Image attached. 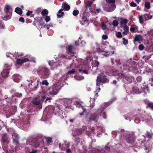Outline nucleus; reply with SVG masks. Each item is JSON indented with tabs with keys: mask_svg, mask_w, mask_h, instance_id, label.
Here are the masks:
<instances>
[{
	"mask_svg": "<svg viewBox=\"0 0 153 153\" xmlns=\"http://www.w3.org/2000/svg\"><path fill=\"white\" fill-rule=\"evenodd\" d=\"M82 60L81 59H78V60L76 59V61H74V63H72L70 65V66L71 67L72 65H74V64L75 65L76 64L77 62H80Z\"/></svg>",
	"mask_w": 153,
	"mask_h": 153,
	"instance_id": "nucleus-48",
	"label": "nucleus"
},
{
	"mask_svg": "<svg viewBox=\"0 0 153 153\" xmlns=\"http://www.w3.org/2000/svg\"><path fill=\"white\" fill-rule=\"evenodd\" d=\"M38 85V84H36L34 85V86H33L32 84H29L28 86L30 88V89L32 90H35L36 89Z\"/></svg>",
	"mask_w": 153,
	"mask_h": 153,
	"instance_id": "nucleus-29",
	"label": "nucleus"
},
{
	"mask_svg": "<svg viewBox=\"0 0 153 153\" xmlns=\"http://www.w3.org/2000/svg\"><path fill=\"white\" fill-rule=\"evenodd\" d=\"M106 76L103 73H101L98 76L97 79L96 86L97 89L94 92L96 97L98 96V93L100 90V88L99 87L100 84L101 83H105L108 82L109 80L106 78Z\"/></svg>",
	"mask_w": 153,
	"mask_h": 153,
	"instance_id": "nucleus-5",
	"label": "nucleus"
},
{
	"mask_svg": "<svg viewBox=\"0 0 153 153\" xmlns=\"http://www.w3.org/2000/svg\"><path fill=\"white\" fill-rule=\"evenodd\" d=\"M74 104L76 105L77 107L79 108H81L83 110V112H84L85 111V109L81 105L80 102L78 100H76L74 102Z\"/></svg>",
	"mask_w": 153,
	"mask_h": 153,
	"instance_id": "nucleus-21",
	"label": "nucleus"
},
{
	"mask_svg": "<svg viewBox=\"0 0 153 153\" xmlns=\"http://www.w3.org/2000/svg\"><path fill=\"white\" fill-rule=\"evenodd\" d=\"M12 136L14 143L16 144H18L19 139L18 134L15 132H13L12 134Z\"/></svg>",
	"mask_w": 153,
	"mask_h": 153,
	"instance_id": "nucleus-20",
	"label": "nucleus"
},
{
	"mask_svg": "<svg viewBox=\"0 0 153 153\" xmlns=\"http://www.w3.org/2000/svg\"><path fill=\"white\" fill-rule=\"evenodd\" d=\"M146 135L148 138H151V134L149 132L147 131L146 133Z\"/></svg>",
	"mask_w": 153,
	"mask_h": 153,
	"instance_id": "nucleus-57",
	"label": "nucleus"
},
{
	"mask_svg": "<svg viewBox=\"0 0 153 153\" xmlns=\"http://www.w3.org/2000/svg\"><path fill=\"white\" fill-rule=\"evenodd\" d=\"M148 106L152 110H153V103L149 102L148 103Z\"/></svg>",
	"mask_w": 153,
	"mask_h": 153,
	"instance_id": "nucleus-47",
	"label": "nucleus"
},
{
	"mask_svg": "<svg viewBox=\"0 0 153 153\" xmlns=\"http://www.w3.org/2000/svg\"><path fill=\"white\" fill-rule=\"evenodd\" d=\"M61 103L65 107H68L71 102V100L67 99H62L60 100Z\"/></svg>",
	"mask_w": 153,
	"mask_h": 153,
	"instance_id": "nucleus-17",
	"label": "nucleus"
},
{
	"mask_svg": "<svg viewBox=\"0 0 153 153\" xmlns=\"http://www.w3.org/2000/svg\"><path fill=\"white\" fill-rule=\"evenodd\" d=\"M136 63L131 59L128 60L125 62L123 65V68L127 71H131L133 69V67H135Z\"/></svg>",
	"mask_w": 153,
	"mask_h": 153,
	"instance_id": "nucleus-9",
	"label": "nucleus"
},
{
	"mask_svg": "<svg viewBox=\"0 0 153 153\" xmlns=\"http://www.w3.org/2000/svg\"><path fill=\"white\" fill-rule=\"evenodd\" d=\"M73 48V46L72 45H70L68 46L67 49L69 52V54H70L71 56H74V53L72 52L71 50Z\"/></svg>",
	"mask_w": 153,
	"mask_h": 153,
	"instance_id": "nucleus-25",
	"label": "nucleus"
},
{
	"mask_svg": "<svg viewBox=\"0 0 153 153\" xmlns=\"http://www.w3.org/2000/svg\"><path fill=\"white\" fill-rule=\"evenodd\" d=\"M46 140L48 145L50 144L52 142V138L50 137H47L46 138Z\"/></svg>",
	"mask_w": 153,
	"mask_h": 153,
	"instance_id": "nucleus-42",
	"label": "nucleus"
},
{
	"mask_svg": "<svg viewBox=\"0 0 153 153\" xmlns=\"http://www.w3.org/2000/svg\"><path fill=\"white\" fill-rule=\"evenodd\" d=\"M37 73L41 77L44 79L48 78L51 74L49 69L45 66L39 67L38 69Z\"/></svg>",
	"mask_w": 153,
	"mask_h": 153,
	"instance_id": "nucleus-6",
	"label": "nucleus"
},
{
	"mask_svg": "<svg viewBox=\"0 0 153 153\" xmlns=\"http://www.w3.org/2000/svg\"><path fill=\"white\" fill-rule=\"evenodd\" d=\"M21 78V77L18 74H15L12 77L13 80L16 82H19Z\"/></svg>",
	"mask_w": 153,
	"mask_h": 153,
	"instance_id": "nucleus-22",
	"label": "nucleus"
},
{
	"mask_svg": "<svg viewBox=\"0 0 153 153\" xmlns=\"http://www.w3.org/2000/svg\"><path fill=\"white\" fill-rule=\"evenodd\" d=\"M7 136L6 134H4L3 137V141L4 143H7Z\"/></svg>",
	"mask_w": 153,
	"mask_h": 153,
	"instance_id": "nucleus-41",
	"label": "nucleus"
},
{
	"mask_svg": "<svg viewBox=\"0 0 153 153\" xmlns=\"http://www.w3.org/2000/svg\"><path fill=\"white\" fill-rule=\"evenodd\" d=\"M110 104L109 102H105L104 104L101 105L100 109H99L96 113H91L89 117L90 120L91 121H97L99 118L102 115L103 117L105 119L106 116L103 112V110L106 108Z\"/></svg>",
	"mask_w": 153,
	"mask_h": 153,
	"instance_id": "nucleus-4",
	"label": "nucleus"
},
{
	"mask_svg": "<svg viewBox=\"0 0 153 153\" xmlns=\"http://www.w3.org/2000/svg\"><path fill=\"white\" fill-rule=\"evenodd\" d=\"M64 111L62 105L59 104H57L54 107L53 110V113L57 116H59L63 114Z\"/></svg>",
	"mask_w": 153,
	"mask_h": 153,
	"instance_id": "nucleus-12",
	"label": "nucleus"
},
{
	"mask_svg": "<svg viewBox=\"0 0 153 153\" xmlns=\"http://www.w3.org/2000/svg\"><path fill=\"white\" fill-rule=\"evenodd\" d=\"M146 140H145L144 141H143V144L145 145V150L146 152H148L152 148V146L149 144V143L147 141L145 143V142H146Z\"/></svg>",
	"mask_w": 153,
	"mask_h": 153,
	"instance_id": "nucleus-19",
	"label": "nucleus"
},
{
	"mask_svg": "<svg viewBox=\"0 0 153 153\" xmlns=\"http://www.w3.org/2000/svg\"><path fill=\"white\" fill-rule=\"evenodd\" d=\"M92 4H93V3L91 1H88L86 4V7L88 6L90 7L89 9H90V10H91V12H92V8L91 7V5Z\"/></svg>",
	"mask_w": 153,
	"mask_h": 153,
	"instance_id": "nucleus-39",
	"label": "nucleus"
},
{
	"mask_svg": "<svg viewBox=\"0 0 153 153\" xmlns=\"http://www.w3.org/2000/svg\"><path fill=\"white\" fill-rule=\"evenodd\" d=\"M145 7L147 9H149L150 8V2H146L145 4Z\"/></svg>",
	"mask_w": 153,
	"mask_h": 153,
	"instance_id": "nucleus-45",
	"label": "nucleus"
},
{
	"mask_svg": "<svg viewBox=\"0 0 153 153\" xmlns=\"http://www.w3.org/2000/svg\"><path fill=\"white\" fill-rule=\"evenodd\" d=\"M44 26V27L46 28L47 29H49L50 28V27L51 26L50 25H45L44 24H42V25H41V27H42L43 26Z\"/></svg>",
	"mask_w": 153,
	"mask_h": 153,
	"instance_id": "nucleus-52",
	"label": "nucleus"
},
{
	"mask_svg": "<svg viewBox=\"0 0 153 153\" xmlns=\"http://www.w3.org/2000/svg\"><path fill=\"white\" fill-rule=\"evenodd\" d=\"M78 66V69H77V68L76 67L75 69H73L69 71L67 74H65L63 76H62L61 74H59L57 76V78L56 79H57L59 82H60L61 81H64L66 79L68 75L74 74L75 73L78 72L80 73L81 74L84 73L88 74H89V71L90 68L88 66V65L81 64L80 63V64Z\"/></svg>",
	"mask_w": 153,
	"mask_h": 153,
	"instance_id": "nucleus-1",
	"label": "nucleus"
},
{
	"mask_svg": "<svg viewBox=\"0 0 153 153\" xmlns=\"http://www.w3.org/2000/svg\"><path fill=\"white\" fill-rule=\"evenodd\" d=\"M79 11L78 10H75L73 12V14L74 16H76L78 14Z\"/></svg>",
	"mask_w": 153,
	"mask_h": 153,
	"instance_id": "nucleus-50",
	"label": "nucleus"
},
{
	"mask_svg": "<svg viewBox=\"0 0 153 153\" xmlns=\"http://www.w3.org/2000/svg\"><path fill=\"white\" fill-rule=\"evenodd\" d=\"M74 78L77 80H80L83 79L84 77L82 76H74Z\"/></svg>",
	"mask_w": 153,
	"mask_h": 153,
	"instance_id": "nucleus-44",
	"label": "nucleus"
},
{
	"mask_svg": "<svg viewBox=\"0 0 153 153\" xmlns=\"http://www.w3.org/2000/svg\"><path fill=\"white\" fill-rule=\"evenodd\" d=\"M127 20L126 19H123L121 20V21L120 22L122 26H124L126 25V24L127 22Z\"/></svg>",
	"mask_w": 153,
	"mask_h": 153,
	"instance_id": "nucleus-34",
	"label": "nucleus"
},
{
	"mask_svg": "<svg viewBox=\"0 0 153 153\" xmlns=\"http://www.w3.org/2000/svg\"><path fill=\"white\" fill-rule=\"evenodd\" d=\"M146 71L148 72H151L152 70H151L149 67H147L146 68Z\"/></svg>",
	"mask_w": 153,
	"mask_h": 153,
	"instance_id": "nucleus-63",
	"label": "nucleus"
},
{
	"mask_svg": "<svg viewBox=\"0 0 153 153\" xmlns=\"http://www.w3.org/2000/svg\"><path fill=\"white\" fill-rule=\"evenodd\" d=\"M85 13L83 14V15L82 18V21L84 22L87 23L88 22V20L87 17L85 16Z\"/></svg>",
	"mask_w": 153,
	"mask_h": 153,
	"instance_id": "nucleus-38",
	"label": "nucleus"
},
{
	"mask_svg": "<svg viewBox=\"0 0 153 153\" xmlns=\"http://www.w3.org/2000/svg\"><path fill=\"white\" fill-rule=\"evenodd\" d=\"M128 27L127 25H125L123 27V33L124 35H126L128 33Z\"/></svg>",
	"mask_w": 153,
	"mask_h": 153,
	"instance_id": "nucleus-27",
	"label": "nucleus"
},
{
	"mask_svg": "<svg viewBox=\"0 0 153 153\" xmlns=\"http://www.w3.org/2000/svg\"><path fill=\"white\" fill-rule=\"evenodd\" d=\"M18 57L16 59H17V63L18 64H20L24 62H25L29 61H32L36 62V59L33 57L29 55L27 58H24L22 59H18Z\"/></svg>",
	"mask_w": 153,
	"mask_h": 153,
	"instance_id": "nucleus-13",
	"label": "nucleus"
},
{
	"mask_svg": "<svg viewBox=\"0 0 153 153\" xmlns=\"http://www.w3.org/2000/svg\"><path fill=\"white\" fill-rule=\"evenodd\" d=\"M15 95L16 96L19 97H22V94H21L20 93H16L15 94Z\"/></svg>",
	"mask_w": 153,
	"mask_h": 153,
	"instance_id": "nucleus-64",
	"label": "nucleus"
},
{
	"mask_svg": "<svg viewBox=\"0 0 153 153\" xmlns=\"http://www.w3.org/2000/svg\"><path fill=\"white\" fill-rule=\"evenodd\" d=\"M139 22L140 23H142L144 21H145V18L144 15H141L139 17Z\"/></svg>",
	"mask_w": 153,
	"mask_h": 153,
	"instance_id": "nucleus-32",
	"label": "nucleus"
},
{
	"mask_svg": "<svg viewBox=\"0 0 153 153\" xmlns=\"http://www.w3.org/2000/svg\"><path fill=\"white\" fill-rule=\"evenodd\" d=\"M95 66H94V67H93L92 69L95 68V69L97 70V69L98 66L99 65V62L97 61H95Z\"/></svg>",
	"mask_w": 153,
	"mask_h": 153,
	"instance_id": "nucleus-46",
	"label": "nucleus"
},
{
	"mask_svg": "<svg viewBox=\"0 0 153 153\" xmlns=\"http://www.w3.org/2000/svg\"><path fill=\"white\" fill-rule=\"evenodd\" d=\"M150 58V56H144L143 57V58L145 60V61H146V60H148Z\"/></svg>",
	"mask_w": 153,
	"mask_h": 153,
	"instance_id": "nucleus-60",
	"label": "nucleus"
},
{
	"mask_svg": "<svg viewBox=\"0 0 153 153\" xmlns=\"http://www.w3.org/2000/svg\"><path fill=\"white\" fill-rule=\"evenodd\" d=\"M42 84L43 85H45L46 86L48 85L49 83L47 80H43L41 82Z\"/></svg>",
	"mask_w": 153,
	"mask_h": 153,
	"instance_id": "nucleus-51",
	"label": "nucleus"
},
{
	"mask_svg": "<svg viewBox=\"0 0 153 153\" xmlns=\"http://www.w3.org/2000/svg\"><path fill=\"white\" fill-rule=\"evenodd\" d=\"M146 83H144L143 84L144 86L143 88L142 87L141 88L139 89L137 87H133L132 88V91L133 94H139L141 92H143L144 93L146 94L147 92H149V89L147 86H146Z\"/></svg>",
	"mask_w": 153,
	"mask_h": 153,
	"instance_id": "nucleus-11",
	"label": "nucleus"
},
{
	"mask_svg": "<svg viewBox=\"0 0 153 153\" xmlns=\"http://www.w3.org/2000/svg\"><path fill=\"white\" fill-rule=\"evenodd\" d=\"M42 98L41 97H39V95L38 97L35 98L33 100V104L36 105H41L42 102L44 101L42 100Z\"/></svg>",
	"mask_w": 153,
	"mask_h": 153,
	"instance_id": "nucleus-15",
	"label": "nucleus"
},
{
	"mask_svg": "<svg viewBox=\"0 0 153 153\" xmlns=\"http://www.w3.org/2000/svg\"><path fill=\"white\" fill-rule=\"evenodd\" d=\"M90 104L89 106L91 108H93L95 105V100L94 99L91 98L90 99Z\"/></svg>",
	"mask_w": 153,
	"mask_h": 153,
	"instance_id": "nucleus-28",
	"label": "nucleus"
},
{
	"mask_svg": "<svg viewBox=\"0 0 153 153\" xmlns=\"http://www.w3.org/2000/svg\"><path fill=\"white\" fill-rule=\"evenodd\" d=\"M63 9H60L58 13L57 14V18H59L62 16L63 15L64 13L62 12Z\"/></svg>",
	"mask_w": 153,
	"mask_h": 153,
	"instance_id": "nucleus-31",
	"label": "nucleus"
},
{
	"mask_svg": "<svg viewBox=\"0 0 153 153\" xmlns=\"http://www.w3.org/2000/svg\"><path fill=\"white\" fill-rule=\"evenodd\" d=\"M145 18V21L147 20H148L151 19L152 18V16L149 15L148 14H145L144 15Z\"/></svg>",
	"mask_w": 153,
	"mask_h": 153,
	"instance_id": "nucleus-37",
	"label": "nucleus"
},
{
	"mask_svg": "<svg viewBox=\"0 0 153 153\" xmlns=\"http://www.w3.org/2000/svg\"><path fill=\"white\" fill-rule=\"evenodd\" d=\"M15 12L19 14H21L22 13V10L19 7H16V8Z\"/></svg>",
	"mask_w": 153,
	"mask_h": 153,
	"instance_id": "nucleus-36",
	"label": "nucleus"
},
{
	"mask_svg": "<svg viewBox=\"0 0 153 153\" xmlns=\"http://www.w3.org/2000/svg\"><path fill=\"white\" fill-rule=\"evenodd\" d=\"M11 8L8 5H6L5 7L4 10L6 13H7L9 12V10Z\"/></svg>",
	"mask_w": 153,
	"mask_h": 153,
	"instance_id": "nucleus-40",
	"label": "nucleus"
},
{
	"mask_svg": "<svg viewBox=\"0 0 153 153\" xmlns=\"http://www.w3.org/2000/svg\"><path fill=\"white\" fill-rule=\"evenodd\" d=\"M108 38V36L106 35H103L102 36V38L103 39L106 40Z\"/></svg>",
	"mask_w": 153,
	"mask_h": 153,
	"instance_id": "nucleus-62",
	"label": "nucleus"
},
{
	"mask_svg": "<svg viewBox=\"0 0 153 153\" xmlns=\"http://www.w3.org/2000/svg\"><path fill=\"white\" fill-rule=\"evenodd\" d=\"M82 131L81 129H77L72 133L74 136L78 135L82 133Z\"/></svg>",
	"mask_w": 153,
	"mask_h": 153,
	"instance_id": "nucleus-24",
	"label": "nucleus"
},
{
	"mask_svg": "<svg viewBox=\"0 0 153 153\" xmlns=\"http://www.w3.org/2000/svg\"><path fill=\"white\" fill-rule=\"evenodd\" d=\"M95 150L94 152V153H101L100 152V148L99 149H94Z\"/></svg>",
	"mask_w": 153,
	"mask_h": 153,
	"instance_id": "nucleus-53",
	"label": "nucleus"
},
{
	"mask_svg": "<svg viewBox=\"0 0 153 153\" xmlns=\"http://www.w3.org/2000/svg\"><path fill=\"white\" fill-rule=\"evenodd\" d=\"M6 55L7 57L12 58L13 57H15L16 59H17L18 57H19V56H22V54L21 53H19L17 52H15L13 55V54L7 52L6 53Z\"/></svg>",
	"mask_w": 153,
	"mask_h": 153,
	"instance_id": "nucleus-18",
	"label": "nucleus"
},
{
	"mask_svg": "<svg viewBox=\"0 0 153 153\" xmlns=\"http://www.w3.org/2000/svg\"><path fill=\"white\" fill-rule=\"evenodd\" d=\"M130 6L133 7H135L136 6V4L133 2H131L130 4Z\"/></svg>",
	"mask_w": 153,
	"mask_h": 153,
	"instance_id": "nucleus-61",
	"label": "nucleus"
},
{
	"mask_svg": "<svg viewBox=\"0 0 153 153\" xmlns=\"http://www.w3.org/2000/svg\"><path fill=\"white\" fill-rule=\"evenodd\" d=\"M48 64L52 70L56 68L59 65V62L58 61L55 62H53V60L49 61L48 62Z\"/></svg>",
	"mask_w": 153,
	"mask_h": 153,
	"instance_id": "nucleus-16",
	"label": "nucleus"
},
{
	"mask_svg": "<svg viewBox=\"0 0 153 153\" xmlns=\"http://www.w3.org/2000/svg\"><path fill=\"white\" fill-rule=\"evenodd\" d=\"M95 46L92 47V49L94 50V51H96L100 55L106 57L108 56L112 55L114 53V51H107L100 50V45L97 43H96Z\"/></svg>",
	"mask_w": 153,
	"mask_h": 153,
	"instance_id": "nucleus-8",
	"label": "nucleus"
},
{
	"mask_svg": "<svg viewBox=\"0 0 153 153\" xmlns=\"http://www.w3.org/2000/svg\"><path fill=\"white\" fill-rule=\"evenodd\" d=\"M134 40L136 41L140 42L142 40V37L140 35H136L134 38Z\"/></svg>",
	"mask_w": 153,
	"mask_h": 153,
	"instance_id": "nucleus-26",
	"label": "nucleus"
},
{
	"mask_svg": "<svg viewBox=\"0 0 153 153\" xmlns=\"http://www.w3.org/2000/svg\"><path fill=\"white\" fill-rule=\"evenodd\" d=\"M12 66L11 64H5L4 67V69L2 73H1L3 77L7 78L8 77L9 74V71L10 70Z\"/></svg>",
	"mask_w": 153,
	"mask_h": 153,
	"instance_id": "nucleus-14",
	"label": "nucleus"
},
{
	"mask_svg": "<svg viewBox=\"0 0 153 153\" xmlns=\"http://www.w3.org/2000/svg\"><path fill=\"white\" fill-rule=\"evenodd\" d=\"M42 18H45V20L47 22H49L51 20L50 17L49 16H45L44 17L43 16L41 18V20H42Z\"/></svg>",
	"mask_w": 153,
	"mask_h": 153,
	"instance_id": "nucleus-35",
	"label": "nucleus"
},
{
	"mask_svg": "<svg viewBox=\"0 0 153 153\" xmlns=\"http://www.w3.org/2000/svg\"><path fill=\"white\" fill-rule=\"evenodd\" d=\"M137 27L135 25H132L130 28V30L131 32H136L137 31Z\"/></svg>",
	"mask_w": 153,
	"mask_h": 153,
	"instance_id": "nucleus-30",
	"label": "nucleus"
},
{
	"mask_svg": "<svg viewBox=\"0 0 153 153\" xmlns=\"http://www.w3.org/2000/svg\"><path fill=\"white\" fill-rule=\"evenodd\" d=\"M62 7L65 10H68L70 8V6L66 3H64L62 4Z\"/></svg>",
	"mask_w": 153,
	"mask_h": 153,
	"instance_id": "nucleus-33",
	"label": "nucleus"
},
{
	"mask_svg": "<svg viewBox=\"0 0 153 153\" xmlns=\"http://www.w3.org/2000/svg\"><path fill=\"white\" fill-rule=\"evenodd\" d=\"M41 14L43 16H44L48 14V11L46 9H44L42 11Z\"/></svg>",
	"mask_w": 153,
	"mask_h": 153,
	"instance_id": "nucleus-43",
	"label": "nucleus"
},
{
	"mask_svg": "<svg viewBox=\"0 0 153 153\" xmlns=\"http://www.w3.org/2000/svg\"><path fill=\"white\" fill-rule=\"evenodd\" d=\"M139 49L140 51H142L143 50L144 47L143 45H140L139 46Z\"/></svg>",
	"mask_w": 153,
	"mask_h": 153,
	"instance_id": "nucleus-59",
	"label": "nucleus"
},
{
	"mask_svg": "<svg viewBox=\"0 0 153 153\" xmlns=\"http://www.w3.org/2000/svg\"><path fill=\"white\" fill-rule=\"evenodd\" d=\"M108 3L104 7L105 10L108 12H112L115 8V0H106Z\"/></svg>",
	"mask_w": 153,
	"mask_h": 153,
	"instance_id": "nucleus-10",
	"label": "nucleus"
},
{
	"mask_svg": "<svg viewBox=\"0 0 153 153\" xmlns=\"http://www.w3.org/2000/svg\"><path fill=\"white\" fill-rule=\"evenodd\" d=\"M135 141V138L133 135L129 136L128 137L127 139V141L128 143H133Z\"/></svg>",
	"mask_w": 153,
	"mask_h": 153,
	"instance_id": "nucleus-23",
	"label": "nucleus"
},
{
	"mask_svg": "<svg viewBox=\"0 0 153 153\" xmlns=\"http://www.w3.org/2000/svg\"><path fill=\"white\" fill-rule=\"evenodd\" d=\"M113 76H116V78L119 79L120 78H123L124 82L127 84L131 82L133 80L132 77L129 74L126 75L118 73V71L113 72Z\"/></svg>",
	"mask_w": 153,
	"mask_h": 153,
	"instance_id": "nucleus-7",
	"label": "nucleus"
},
{
	"mask_svg": "<svg viewBox=\"0 0 153 153\" xmlns=\"http://www.w3.org/2000/svg\"><path fill=\"white\" fill-rule=\"evenodd\" d=\"M116 35L117 37L119 38H121L122 37L121 33L120 32H116Z\"/></svg>",
	"mask_w": 153,
	"mask_h": 153,
	"instance_id": "nucleus-49",
	"label": "nucleus"
},
{
	"mask_svg": "<svg viewBox=\"0 0 153 153\" xmlns=\"http://www.w3.org/2000/svg\"><path fill=\"white\" fill-rule=\"evenodd\" d=\"M60 88V84L58 82L46 90L42 88L40 92L39 96L42 98V100L45 101V102H46L48 100L51 99L50 97H46L47 96H51L56 95L58 93Z\"/></svg>",
	"mask_w": 153,
	"mask_h": 153,
	"instance_id": "nucleus-2",
	"label": "nucleus"
},
{
	"mask_svg": "<svg viewBox=\"0 0 153 153\" xmlns=\"http://www.w3.org/2000/svg\"><path fill=\"white\" fill-rule=\"evenodd\" d=\"M101 27L102 29L103 30H105L106 29V26L104 23H102L101 24Z\"/></svg>",
	"mask_w": 153,
	"mask_h": 153,
	"instance_id": "nucleus-58",
	"label": "nucleus"
},
{
	"mask_svg": "<svg viewBox=\"0 0 153 153\" xmlns=\"http://www.w3.org/2000/svg\"><path fill=\"white\" fill-rule=\"evenodd\" d=\"M32 11H28L26 13L27 15V16H30L31 17L33 16V15L32 14Z\"/></svg>",
	"mask_w": 153,
	"mask_h": 153,
	"instance_id": "nucleus-56",
	"label": "nucleus"
},
{
	"mask_svg": "<svg viewBox=\"0 0 153 153\" xmlns=\"http://www.w3.org/2000/svg\"><path fill=\"white\" fill-rule=\"evenodd\" d=\"M118 24V22L116 20H114L113 22V25L114 26H117Z\"/></svg>",
	"mask_w": 153,
	"mask_h": 153,
	"instance_id": "nucleus-55",
	"label": "nucleus"
},
{
	"mask_svg": "<svg viewBox=\"0 0 153 153\" xmlns=\"http://www.w3.org/2000/svg\"><path fill=\"white\" fill-rule=\"evenodd\" d=\"M125 118L126 120H129V121H130L131 119H134L135 122L137 123H139L140 120L145 121L147 123L152 120L151 117L147 115L143 116L137 114L133 115L132 113H128L125 116Z\"/></svg>",
	"mask_w": 153,
	"mask_h": 153,
	"instance_id": "nucleus-3",
	"label": "nucleus"
},
{
	"mask_svg": "<svg viewBox=\"0 0 153 153\" xmlns=\"http://www.w3.org/2000/svg\"><path fill=\"white\" fill-rule=\"evenodd\" d=\"M123 44L126 45L128 44V41L127 39H126L125 38H123Z\"/></svg>",
	"mask_w": 153,
	"mask_h": 153,
	"instance_id": "nucleus-54",
	"label": "nucleus"
}]
</instances>
